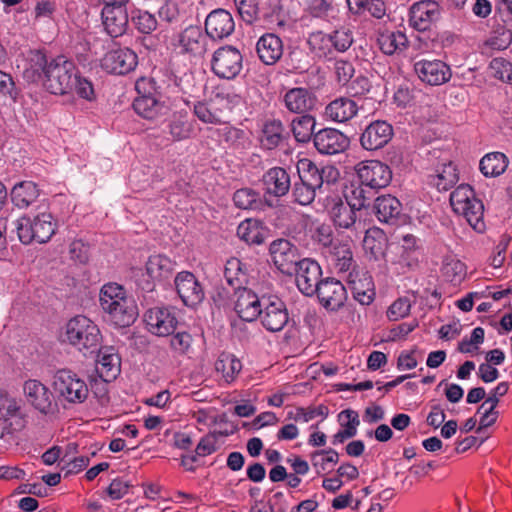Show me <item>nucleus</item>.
I'll list each match as a JSON object with an SVG mask.
<instances>
[{"label":"nucleus","mask_w":512,"mask_h":512,"mask_svg":"<svg viewBox=\"0 0 512 512\" xmlns=\"http://www.w3.org/2000/svg\"><path fill=\"white\" fill-rule=\"evenodd\" d=\"M132 22L136 29L143 34H150L156 30L158 22L155 16L148 11L138 10L132 16Z\"/></svg>","instance_id":"4d7b16f0"},{"label":"nucleus","mask_w":512,"mask_h":512,"mask_svg":"<svg viewBox=\"0 0 512 512\" xmlns=\"http://www.w3.org/2000/svg\"><path fill=\"white\" fill-rule=\"evenodd\" d=\"M442 273L447 281L458 285L466 276V266L459 259L446 257L443 261Z\"/></svg>","instance_id":"3c124183"},{"label":"nucleus","mask_w":512,"mask_h":512,"mask_svg":"<svg viewBox=\"0 0 512 512\" xmlns=\"http://www.w3.org/2000/svg\"><path fill=\"white\" fill-rule=\"evenodd\" d=\"M373 208L378 220L384 223H395L402 213L401 202L390 194L377 197Z\"/></svg>","instance_id":"473e14b6"},{"label":"nucleus","mask_w":512,"mask_h":512,"mask_svg":"<svg viewBox=\"0 0 512 512\" xmlns=\"http://www.w3.org/2000/svg\"><path fill=\"white\" fill-rule=\"evenodd\" d=\"M330 37L331 46H333L335 50L339 52H345L351 47L353 43L352 33L349 29H337L330 34Z\"/></svg>","instance_id":"052dcab7"},{"label":"nucleus","mask_w":512,"mask_h":512,"mask_svg":"<svg viewBox=\"0 0 512 512\" xmlns=\"http://www.w3.org/2000/svg\"><path fill=\"white\" fill-rule=\"evenodd\" d=\"M233 201L236 207L241 209H259L261 207V199L258 192L250 188H242L237 190L233 195Z\"/></svg>","instance_id":"603ef678"},{"label":"nucleus","mask_w":512,"mask_h":512,"mask_svg":"<svg viewBox=\"0 0 512 512\" xmlns=\"http://www.w3.org/2000/svg\"><path fill=\"white\" fill-rule=\"evenodd\" d=\"M26 423V415L18 401L0 391V439L23 430Z\"/></svg>","instance_id":"1a4fd4ad"},{"label":"nucleus","mask_w":512,"mask_h":512,"mask_svg":"<svg viewBox=\"0 0 512 512\" xmlns=\"http://www.w3.org/2000/svg\"><path fill=\"white\" fill-rule=\"evenodd\" d=\"M69 254L72 260L86 264L89 260V245L82 240H74L69 246Z\"/></svg>","instance_id":"774afa93"},{"label":"nucleus","mask_w":512,"mask_h":512,"mask_svg":"<svg viewBox=\"0 0 512 512\" xmlns=\"http://www.w3.org/2000/svg\"><path fill=\"white\" fill-rule=\"evenodd\" d=\"M508 160L505 154L494 152L485 155L480 161V171L486 177H496L505 172Z\"/></svg>","instance_id":"c03bdc74"},{"label":"nucleus","mask_w":512,"mask_h":512,"mask_svg":"<svg viewBox=\"0 0 512 512\" xmlns=\"http://www.w3.org/2000/svg\"><path fill=\"white\" fill-rule=\"evenodd\" d=\"M312 464L322 471L326 470L328 463L336 464L339 459V454L332 448L326 450L315 451L311 454Z\"/></svg>","instance_id":"680f3d73"},{"label":"nucleus","mask_w":512,"mask_h":512,"mask_svg":"<svg viewBox=\"0 0 512 512\" xmlns=\"http://www.w3.org/2000/svg\"><path fill=\"white\" fill-rule=\"evenodd\" d=\"M29 64L30 67L24 71L27 80L41 82L44 89L54 95H65L73 91L76 66L65 56H47L37 50L31 53Z\"/></svg>","instance_id":"f257e3e1"},{"label":"nucleus","mask_w":512,"mask_h":512,"mask_svg":"<svg viewBox=\"0 0 512 512\" xmlns=\"http://www.w3.org/2000/svg\"><path fill=\"white\" fill-rule=\"evenodd\" d=\"M346 282L352 292L353 298L361 305H369L374 300V282L367 270L357 267L350 271Z\"/></svg>","instance_id":"a211bd4d"},{"label":"nucleus","mask_w":512,"mask_h":512,"mask_svg":"<svg viewBox=\"0 0 512 512\" xmlns=\"http://www.w3.org/2000/svg\"><path fill=\"white\" fill-rule=\"evenodd\" d=\"M375 192L372 188H369L366 185H363L360 181L357 186L351 185V187L346 191L345 198L346 202L351 204L353 208L357 210H361L362 208H366L370 205V202Z\"/></svg>","instance_id":"37998d69"},{"label":"nucleus","mask_w":512,"mask_h":512,"mask_svg":"<svg viewBox=\"0 0 512 512\" xmlns=\"http://www.w3.org/2000/svg\"><path fill=\"white\" fill-rule=\"evenodd\" d=\"M102 24L108 35L113 38L122 36L128 27L127 8H102Z\"/></svg>","instance_id":"c85d7f7f"},{"label":"nucleus","mask_w":512,"mask_h":512,"mask_svg":"<svg viewBox=\"0 0 512 512\" xmlns=\"http://www.w3.org/2000/svg\"><path fill=\"white\" fill-rule=\"evenodd\" d=\"M306 43L313 53L322 57L330 51L331 37L322 31H314L308 35Z\"/></svg>","instance_id":"5fc2aeb1"},{"label":"nucleus","mask_w":512,"mask_h":512,"mask_svg":"<svg viewBox=\"0 0 512 512\" xmlns=\"http://www.w3.org/2000/svg\"><path fill=\"white\" fill-rule=\"evenodd\" d=\"M234 3L243 21L252 24L258 19L257 0H234Z\"/></svg>","instance_id":"13d9d810"},{"label":"nucleus","mask_w":512,"mask_h":512,"mask_svg":"<svg viewBox=\"0 0 512 512\" xmlns=\"http://www.w3.org/2000/svg\"><path fill=\"white\" fill-rule=\"evenodd\" d=\"M13 205L19 209H27L40 196V190L33 181L16 183L10 193Z\"/></svg>","instance_id":"f704fd0d"},{"label":"nucleus","mask_w":512,"mask_h":512,"mask_svg":"<svg viewBox=\"0 0 512 512\" xmlns=\"http://www.w3.org/2000/svg\"><path fill=\"white\" fill-rule=\"evenodd\" d=\"M243 57L238 49L227 45L218 48L211 61L213 73L222 79H234L242 70Z\"/></svg>","instance_id":"9d476101"},{"label":"nucleus","mask_w":512,"mask_h":512,"mask_svg":"<svg viewBox=\"0 0 512 512\" xmlns=\"http://www.w3.org/2000/svg\"><path fill=\"white\" fill-rule=\"evenodd\" d=\"M274 265L286 275H293L301 262L298 248L287 239H276L269 247Z\"/></svg>","instance_id":"f8f14e48"},{"label":"nucleus","mask_w":512,"mask_h":512,"mask_svg":"<svg viewBox=\"0 0 512 512\" xmlns=\"http://www.w3.org/2000/svg\"><path fill=\"white\" fill-rule=\"evenodd\" d=\"M325 253L330 257V261L338 272H350L359 267L353 259L352 247L349 242L338 240Z\"/></svg>","instance_id":"c756f323"},{"label":"nucleus","mask_w":512,"mask_h":512,"mask_svg":"<svg viewBox=\"0 0 512 512\" xmlns=\"http://www.w3.org/2000/svg\"><path fill=\"white\" fill-rule=\"evenodd\" d=\"M97 355L96 371L106 382L116 378L120 372L121 359L113 346H100Z\"/></svg>","instance_id":"cd10ccee"},{"label":"nucleus","mask_w":512,"mask_h":512,"mask_svg":"<svg viewBox=\"0 0 512 512\" xmlns=\"http://www.w3.org/2000/svg\"><path fill=\"white\" fill-rule=\"evenodd\" d=\"M294 274L300 292L305 296H314L323 280L320 265L312 259L304 258L298 263Z\"/></svg>","instance_id":"dca6fc26"},{"label":"nucleus","mask_w":512,"mask_h":512,"mask_svg":"<svg viewBox=\"0 0 512 512\" xmlns=\"http://www.w3.org/2000/svg\"><path fill=\"white\" fill-rule=\"evenodd\" d=\"M237 235L248 244L260 245L266 238L267 229L259 220L246 219L238 225Z\"/></svg>","instance_id":"4c0bfd02"},{"label":"nucleus","mask_w":512,"mask_h":512,"mask_svg":"<svg viewBox=\"0 0 512 512\" xmlns=\"http://www.w3.org/2000/svg\"><path fill=\"white\" fill-rule=\"evenodd\" d=\"M393 127L386 121H373L360 136L361 146L368 151L383 148L393 137Z\"/></svg>","instance_id":"4be33fe9"},{"label":"nucleus","mask_w":512,"mask_h":512,"mask_svg":"<svg viewBox=\"0 0 512 512\" xmlns=\"http://www.w3.org/2000/svg\"><path fill=\"white\" fill-rule=\"evenodd\" d=\"M377 41L381 51L386 55L401 52L408 44L406 35L401 31L381 33Z\"/></svg>","instance_id":"a18cd8bd"},{"label":"nucleus","mask_w":512,"mask_h":512,"mask_svg":"<svg viewBox=\"0 0 512 512\" xmlns=\"http://www.w3.org/2000/svg\"><path fill=\"white\" fill-rule=\"evenodd\" d=\"M299 181L314 188H322V178H320L319 167L308 159L299 161L297 165Z\"/></svg>","instance_id":"49530a36"},{"label":"nucleus","mask_w":512,"mask_h":512,"mask_svg":"<svg viewBox=\"0 0 512 512\" xmlns=\"http://www.w3.org/2000/svg\"><path fill=\"white\" fill-rule=\"evenodd\" d=\"M450 204L454 212L463 215L474 230L484 231V206L475 197L474 190L470 185H459L450 195Z\"/></svg>","instance_id":"423d86ee"},{"label":"nucleus","mask_w":512,"mask_h":512,"mask_svg":"<svg viewBox=\"0 0 512 512\" xmlns=\"http://www.w3.org/2000/svg\"><path fill=\"white\" fill-rule=\"evenodd\" d=\"M193 127L187 119V113H173V119L169 123V133L175 141H181L190 137Z\"/></svg>","instance_id":"8fccbe9b"},{"label":"nucleus","mask_w":512,"mask_h":512,"mask_svg":"<svg viewBox=\"0 0 512 512\" xmlns=\"http://www.w3.org/2000/svg\"><path fill=\"white\" fill-rule=\"evenodd\" d=\"M178 296L188 307H196L204 297V289L195 275L189 271L179 272L174 279Z\"/></svg>","instance_id":"6ab92c4d"},{"label":"nucleus","mask_w":512,"mask_h":512,"mask_svg":"<svg viewBox=\"0 0 512 512\" xmlns=\"http://www.w3.org/2000/svg\"><path fill=\"white\" fill-rule=\"evenodd\" d=\"M138 96L133 101L134 111L142 118L156 120L168 115L177 107V101L164 95L153 78L142 77L136 81Z\"/></svg>","instance_id":"f03ea898"},{"label":"nucleus","mask_w":512,"mask_h":512,"mask_svg":"<svg viewBox=\"0 0 512 512\" xmlns=\"http://www.w3.org/2000/svg\"><path fill=\"white\" fill-rule=\"evenodd\" d=\"M313 144L323 155H336L344 152L350 145L349 138L334 128H323L314 134Z\"/></svg>","instance_id":"aec40b11"},{"label":"nucleus","mask_w":512,"mask_h":512,"mask_svg":"<svg viewBox=\"0 0 512 512\" xmlns=\"http://www.w3.org/2000/svg\"><path fill=\"white\" fill-rule=\"evenodd\" d=\"M316 195V190L301 181L294 183L292 187V197L294 202L300 205H309L312 203Z\"/></svg>","instance_id":"bf43d9fd"},{"label":"nucleus","mask_w":512,"mask_h":512,"mask_svg":"<svg viewBox=\"0 0 512 512\" xmlns=\"http://www.w3.org/2000/svg\"><path fill=\"white\" fill-rule=\"evenodd\" d=\"M262 183L266 194L274 197L286 195L291 188V178L283 167H273L262 176Z\"/></svg>","instance_id":"bb28decb"},{"label":"nucleus","mask_w":512,"mask_h":512,"mask_svg":"<svg viewBox=\"0 0 512 512\" xmlns=\"http://www.w3.org/2000/svg\"><path fill=\"white\" fill-rule=\"evenodd\" d=\"M441 17V7L436 0H419L409 9V25L417 31H427Z\"/></svg>","instance_id":"4468645a"},{"label":"nucleus","mask_w":512,"mask_h":512,"mask_svg":"<svg viewBox=\"0 0 512 512\" xmlns=\"http://www.w3.org/2000/svg\"><path fill=\"white\" fill-rule=\"evenodd\" d=\"M363 248L374 260L384 258L387 250V236L380 228H370L363 239Z\"/></svg>","instance_id":"e433bc0d"},{"label":"nucleus","mask_w":512,"mask_h":512,"mask_svg":"<svg viewBox=\"0 0 512 512\" xmlns=\"http://www.w3.org/2000/svg\"><path fill=\"white\" fill-rule=\"evenodd\" d=\"M285 139V128L280 120L272 119L264 123L261 145L268 150L275 149Z\"/></svg>","instance_id":"ea45409f"},{"label":"nucleus","mask_w":512,"mask_h":512,"mask_svg":"<svg viewBox=\"0 0 512 512\" xmlns=\"http://www.w3.org/2000/svg\"><path fill=\"white\" fill-rule=\"evenodd\" d=\"M304 11L313 18L327 20L334 12L333 0H299Z\"/></svg>","instance_id":"09e8293b"},{"label":"nucleus","mask_w":512,"mask_h":512,"mask_svg":"<svg viewBox=\"0 0 512 512\" xmlns=\"http://www.w3.org/2000/svg\"><path fill=\"white\" fill-rule=\"evenodd\" d=\"M411 304L407 298L397 299L388 309L387 316L392 321L404 318L410 313Z\"/></svg>","instance_id":"338daca9"},{"label":"nucleus","mask_w":512,"mask_h":512,"mask_svg":"<svg viewBox=\"0 0 512 512\" xmlns=\"http://www.w3.org/2000/svg\"><path fill=\"white\" fill-rule=\"evenodd\" d=\"M53 387L60 397L73 404L83 403L89 394L85 381L70 369L56 371Z\"/></svg>","instance_id":"6e6552de"},{"label":"nucleus","mask_w":512,"mask_h":512,"mask_svg":"<svg viewBox=\"0 0 512 512\" xmlns=\"http://www.w3.org/2000/svg\"><path fill=\"white\" fill-rule=\"evenodd\" d=\"M355 170L359 181L375 192L387 187L392 180L390 167L378 160L360 162Z\"/></svg>","instance_id":"9b49d317"},{"label":"nucleus","mask_w":512,"mask_h":512,"mask_svg":"<svg viewBox=\"0 0 512 512\" xmlns=\"http://www.w3.org/2000/svg\"><path fill=\"white\" fill-rule=\"evenodd\" d=\"M57 223L51 213L42 212L33 217L24 215L16 221V231L21 243L43 244L55 234Z\"/></svg>","instance_id":"39448f33"},{"label":"nucleus","mask_w":512,"mask_h":512,"mask_svg":"<svg viewBox=\"0 0 512 512\" xmlns=\"http://www.w3.org/2000/svg\"><path fill=\"white\" fill-rule=\"evenodd\" d=\"M148 330L158 336H168L177 326L175 315L168 308H151L145 313Z\"/></svg>","instance_id":"393cba45"},{"label":"nucleus","mask_w":512,"mask_h":512,"mask_svg":"<svg viewBox=\"0 0 512 512\" xmlns=\"http://www.w3.org/2000/svg\"><path fill=\"white\" fill-rule=\"evenodd\" d=\"M99 301L102 310L117 327H128L137 319L138 309L134 300L117 283L105 284L100 290Z\"/></svg>","instance_id":"7ed1b4c3"},{"label":"nucleus","mask_w":512,"mask_h":512,"mask_svg":"<svg viewBox=\"0 0 512 512\" xmlns=\"http://www.w3.org/2000/svg\"><path fill=\"white\" fill-rule=\"evenodd\" d=\"M288 65L294 72H305L312 66V58L305 50L294 48L288 55Z\"/></svg>","instance_id":"6e6d98bb"},{"label":"nucleus","mask_w":512,"mask_h":512,"mask_svg":"<svg viewBox=\"0 0 512 512\" xmlns=\"http://www.w3.org/2000/svg\"><path fill=\"white\" fill-rule=\"evenodd\" d=\"M316 120L310 114H303L294 118L291 122V130L297 142L307 143L313 139Z\"/></svg>","instance_id":"a19ab883"},{"label":"nucleus","mask_w":512,"mask_h":512,"mask_svg":"<svg viewBox=\"0 0 512 512\" xmlns=\"http://www.w3.org/2000/svg\"><path fill=\"white\" fill-rule=\"evenodd\" d=\"M262 305L259 317L263 327L271 332L281 331L289 320L285 303L277 296H263Z\"/></svg>","instance_id":"ddd939ff"},{"label":"nucleus","mask_w":512,"mask_h":512,"mask_svg":"<svg viewBox=\"0 0 512 512\" xmlns=\"http://www.w3.org/2000/svg\"><path fill=\"white\" fill-rule=\"evenodd\" d=\"M358 103L348 97H339L331 101L325 108V114L335 122H346L356 116Z\"/></svg>","instance_id":"72a5a7b5"},{"label":"nucleus","mask_w":512,"mask_h":512,"mask_svg":"<svg viewBox=\"0 0 512 512\" xmlns=\"http://www.w3.org/2000/svg\"><path fill=\"white\" fill-rule=\"evenodd\" d=\"M459 180L457 169L451 162L444 164L443 168L436 175L430 176V183L439 191H447Z\"/></svg>","instance_id":"de8ad7c7"},{"label":"nucleus","mask_w":512,"mask_h":512,"mask_svg":"<svg viewBox=\"0 0 512 512\" xmlns=\"http://www.w3.org/2000/svg\"><path fill=\"white\" fill-rule=\"evenodd\" d=\"M0 93L8 97L14 103L17 102L19 96V90L16 88L13 78L10 74H7L0 70Z\"/></svg>","instance_id":"69168bd1"},{"label":"nucleus","mask_w":512,"mask_h":512,"mask_svg":"<svg viewBox=\"0 0 512 512\" xmlns=\"http://www.w3.org/2000/svg\"><path fill=\"white\" fill-rule=\"evenodd\" d=\"M356 208L341 199L334 201L329 210L334 225L340 229H351L356 223Z\"/></svg>","instance_id":"c9c22d12"},{"label":"nucleus","mask_w":512,"mask_h":512,"mask_svg":"<svg viewBox=\"0 0 512 512\" xmlns=\"http://www.w3.org/2000/svg\"><path fill=\"white\" fill-rule=\"evenodd\" d=\"M224 277L234 291L245 288L249 282L246 265L238 258H231L226 262Z\"/></svg>","instance_id":"58836bf2"},{"label":"nucleus","mask_w":512,"mask_h":512,"mask_svg":"<svg viewBox=\"0 0 512 512\" xmlns=\"http://www.w3.org/2000/svg\"><path fill=\"white\" fill-rule=\"evenodd\" d=\"M315 295L326 310L333 312L341 309L347 300L345 286L333 277L324 278Z\"/></svg>","instance_id":"f3484780"},{"label":"nucleus","mask_w":512,"mask_h":512,"mask_svg":"<svg viewBox=\"0 0 512 512\" xmlns=\"http://www.w3.org/2000/svg\"><path fill=\"white\" fill-rule=\"evenodd\" d=\"M334 70L340 85H347L355 73L353 64L346 60H337L334 65Z\"/></svg>","instance_id":"0e129e2a"},{"label":"nucleus","mask_w":512,"mask_h":512,"mask_svg":"<svg viewBox=\"0 0 512 512\" xmlns=\"http://www.w3.org/2000/svg\"><path fill=\"white\" fill-rule=\"evenodd\" d=\"M65 336L85 357L94 356L102 342L98 326L83 315H77L67 322Z\"/></svg>","instance_id":"20e7f679"},{"label":"nucleus","mask_w":512,"mask_h":512,"mask_svg":"<svg viewBox=\"0 0 512 512\" xmlns=\"http://www.w3.org/2000/svg\"><path fill=\"white\" fill-rule=\"evenodd\" d=\"M138 64L137 54L128 47L108 51L101 60V67L111 74L125 75Z\"/></svg>","instance_id":"2eb2a0df"},{"label":"nucleus","mask_w":512,"mask_h":512,"mask_svg":"<svg viewBox=\"0 0 512 512\" xmlns=\"http://www.w3.org/2000/svg\"><path fill=\"white\" fill-rule=\"evenodd\" d=\"M414 71L422 82L431 86L442 85L452 76L450 67L437 59H422L415 62Z\"/></svg>","instance_id":"412c9836"},{"label":"nucleus","mask_w":512,"mask_h":512,"mask_svg":"<svg viewBox=\"0 0 512 512\" xmlns=\"http://www.w3.org/2000/svg\"><path fill=\"white\" fill-rule=\"evenodd\" d=\"M237 300L235 302V311L238 316L247 322H252L261 314L262 297L259 298L252 290L247 287L235 291Z\"/></svg>","instance_id":"a878e982"},{"label":"nucleus","mask_w":512,"mask_h":512,"mask_svg":"<svg viewBox=\"0 0 512 512\" xmlns=\"http://www.w3.org/2000/svg\"><path fill=\"white\" fill-rule=\"evenodd\" d=\"M329 414V409L325 405H319L315 408L305 409L302 407H298L295 412V421L299 422H309L317 416H321L322 418H326Z\"/></svg>","instance_id":"e2e57ef3"},{"label":"nucleus","mask_w":512,"mask_h":512,"mask_svg":"<svg viewBox=\"0 0 512 512\" xmlns=\"http://www.w3.org/2000/svg\"><path fill=\"white\" fill-rule=\"evenodd\" d=\"M215 369L222 374L227 383H230L242 370V363L234 354L222 352L215 362Z\"/></svg>","instance_id":"79ce46f5"},{"label":"nucleus","mask_w":512,"mask_h":512,"mask_svg":"<svg viewBox=\"0 0 512 512\" xmlns=\"http://www.w3.org/2000/svg\"><path fill=\"white\" fill-rule=\"evenodd\" d=\"M24 393L27 401L40 413H52L57 407L52 392L38 380L26 381Z\"/></svg>","instance_id":"5701e85b"},{"label":"nucleus","mask_w":512,"mask_h":512,"mask_svg":"<svg viewBox=\"0 0 512 512\" xmlns=\"http://www.w3.org/2000/svg\"><path fill=\"white\" fill-rule=\"evenodd\" d=\"M256 51L264 64L273 65L283 54L282 40L275 34H264L256 44Z\"/></svg>","instance_id":"7c9ffc66"},{"label":"nucleus","mask_w":512,"mask_h":512,"mask_svg":"<svg viewBox=\"0 0 512 512\" xmlns=\"http://www.w3.org/2000/svg\"><path fill=\"white\" fill-rule=\"evenodd\" d=\"M235 29L232 15L224 9H216L205 20V32L213 40H222L230 36Z\"/></svg>","instance_id":"b1692460"},{"label":"nucleus","mask_w":512,"mask_h":512,"mask_svg":"<svg viewBox=\"0 0 512 512\" xmlns=\"http://www.w3.org/2000/svg\"><path fill=\"white\" fill-rule=\"evenodd\" d=\"M285 107L292 113L306 114L315 105V97L306 88H292L284 95Z\"/></svg>","instance_id":"2f4dec72"},{"label":"nucleus","mask_w":512,"mask_h":512,"mask_svg":"<svg viewBox=\"0 0 512 512\" xmlns=\"http://www.w3.org/2000/svg\"><path fill=\"white\" fill-rule=\"evenodd\" d=\"M202 32L197 26H189L180 35V44L187 52L200 53L202 51Z\"/></svg>","instance_id":"864d4df0"},{"label":"nucleus","mask_w":512,"mask_h":512,"mask_svg":"<svg viewBox=\"0 0 512 512\" xmlns=\"http://www.w3.org/2000/svg\"><path fill=\"white\" fill-rule=\"evenodd\" d=\"M174 270L175 263L166 255H151L145 263V273L137 280V285L144 292H152L156 284L168 282Z\"/></svg>","instance_id":"0eeeda50"}]
</instances>
